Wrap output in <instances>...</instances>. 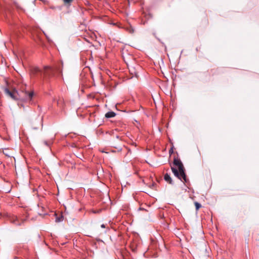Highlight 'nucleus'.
Masks as SVG:
<instances>
[{"label":"nucleus","instance_id":"obj_14","mask_svg":"<svg viewBox=\"0 0 259 259\" xmlns=\"http://www.w3.org/2000/svg\"><path fill=\"white\" fill-rule=\"evenodd\" d=\"M174 151H173V147H171L170 150H169V154H171L172 153H173Z\"/></svg>","mask_w":259,"mask_h":259},{"label":"nucleus","instance_id":"obj_11","mask_svg":"<svg viewBox=\"0 0 259 259\" xmlns=\"http://www.w3.org/2000/svg\"><path fill=\"white\" fill-rule=\"evenodd\" d=\"M63 221V217L62 216L60 217H57L56 218V222H60L61 221Z\"/></svg>","mask_w":259,"mask_h":259},{"label":"nucleus","instance_id":"obj_16","mask_svg":"<svg viewBox=\"0 0 259 259\" xmlns=\"http://www.w3.org/2000/svg\"><path fill=\"white\" fill-rule=\"evenodd\" d=\"M116 139L118 141H120V139H119V137L118 136H116Z\"/></svg>","mask_w":259,"mask_h":259},{"label":"nucleus","instance_id":"obj_4","mask_svg":"<svg viewBox=\"0 0 259 259\" xmlns=\"http://www.w3.org/2000/svg\"><path fill=\"white\" fill-rule=\"evenodd\" d=\"M42 70L40 69L37 67H33L31 69V73L32 74L34 75H36L37 74L40 73V75L42 74Z\"/></svg>","mask_w":259,"mask_h":259},{"label":"nucleus","instance_id":"obj_5","mask_svg":"<svg viewBox=\"0 0 259 259\" xmlns=\"http://www.w3.org/2000/svg\"><path fill=\"white\" fill-rule=\"evenodd\" d=\"M24 220L21 219V222H20L19 220L18 219V218L17 217H14L12 219H11V222L13 224H14L17 226L21 225V223L24 222Z\"/></svg>","mask_w":259,"mask_h":259},{"label":"nucleus","instance_id":"obj_15","mask_svg":"<svg viewBox=\"0 0 259 259\" xmlns=\"http://www.w3.org/2000/svg\"><path fill=\"white\" fill-rule=\"evenodd\" d=\"M101 227L102 228H105V225L104 224H102L101 225Z\"/></svg>","mask_w":259,"mask_h":259},{"label":"nucleus","instance_id":"obj_17","mask_svg":"<svg viewBox=\"0 0 259 259\" xmlns=\"http://www.w3.org/2000/svg\"><path fill=\"white\" fill-rule=\"evenodd\" d=\"M131 33H133L134 32V30L132 29V30L131 31Z\"/></svg>","mask_w":259,"mask_h":259},{"label":"nucleus","instance_id":"obj_7","mask_svg":"<svg viewBox=\"0 0 259 259\" xmlns=\"http://www.w3.org/2000/svg\"><path fill=\"white\" fill-rule=\"evenodd\" d=\"M22 92H24L26 95L28 97V99L30 100H31L34 95V93L33 91H31L30 92H28L24 89H23L22 88Z\"/></svg>","mask_w":259,"mask_h":259},{"label":"nucleus","instance_id":"obj_3","mask_svg":"<svg viewBox=\"0 0 259 259\" xmlns=\"http://www.w3.org/2000/svg\"><path fill=\"white\" fill-rule=\"evenodd\" d=\"M42 74H44L45 77H50L53 75V70L52 68L49 66H45L43 70Z\"/></svg>","mask_w":259,"mask_h":259},{"label":"nucleus","instance_id":"obj_12","mask_svg":"<svg viewBox=\"0 0 259 259\" xmlns=\"http://www.w3.org/2000/svg\"><path fill=\"white\" fill-rule=\"evenodd\" d=\"M63 2H64V3L65 4V5H67V4H70V3L73 1V0H63Z\"/></svg>","mask_w":259,"mask_h":259},{"label":"nucleus","instance_id":"obj_9","mask_svg":"<svg viewBox=\"0 0 259 259\" xmlns=\"http://www.w3.org/2000/svg\"><path fill=\"white\" fill-rule=\"evenodd\" d=\"M3 153L8 157H11V155L10 154L9 149H5L3 150Z\"/></svg>","mask_w":259,"mask_h":259},{"label":"nucleus","instance_id":"obj_8","mask_svg":"<svg viewBox=\"0 0 259 259\" xmlns=\"http://www.w3.org/2000/svg\"><path fill=\"white\" fill-rule=\"evenodd\" d=\"M116 115V113L113 111H109L107 112L105 114V117L106 118H112L114 117Z\"/></svg>","mask_w":259,"mask_h":259},{"label":"nucleus","instance_id":"obj_2","mask_svg":"<svg viewBox=\"0 0 259 259\" xmlns=\"http://www.w3.org/2000/svg\"><path fill=\"white\" fill-rule=\"evenodd\" d=\"M5 93L14 100H18L20 96L17 90L14 89L12 91H10L8 88L4 89Z\"/></svg>","mask_w":259,"mask_h":259},{"label":"nucleus","instance_id":"obj_18","mask_svg":"<svg viewBox=\"0 0 259 259\" xmlns=\"http://www.w3.org/2000/svg\"><path fill=\"white\" fill-rule=\"evenodd\" d=\"M57 104H58V105L59 104V101H58Z\"/></svg>","mask_w":259,"mask_h":259},{"label":"nucleus","instance_id":"obj_10","mask_svg":"<svg viewBox=\"0 0 259 259\" xmlns=\"http://www.w3.org/2000/svg\"><path fill=\"white\" fill-rule=\"evenodd\" d=\"M194 204L196 207V209L197 210H198L201 207V205L198 202H195Z\"/></svg>","mask_w":259,"mask_h":259},{"label":"nucleus","instance_id":"obj_13","mask_svg":"<svg viewBox=\"0 0 259 259\" xmlns=\"http://www.w3.org/2000/svg\"><path fill=\"white\" fill-rule=\"evenodd\" d=\"M114 147H115L116 149H117L118 150H121V148L120 146H118L117 145H113Z\"/></svg>","mask_w":259,"mask_h":259},{"label":"nucleus","instance_id":"obj_1","mask_svg":"<svg viewBox=\"0 0 259 259\" xmlns=\"http://www.w3.org/2000/svg\"><path fill=\"white\" fill-rule=\"evenodd\" d=\"M174 164L177 166L179 170L174 167H171V169L175 176L177 177L183 183H187L188 180L186 174L185 172V168L181 161L177 158H175L174 160Z\"/></svg>","mask_w":259,"mask_h":259},{"label":"nucleus","instance_id":"obj_6","mask_svg":"<svg viewBox=\"0 0 259 259\" xmlns=\"http://www.w3.org/2000/svg\"><path fill=\"white\" fill-rule=\"evenodd\" d=\"M164 179L167 183L172 185L174 184L171 178L170 177V175L167 173L164 175Z\"/></svg>","mask_w":259,"mask_h":259}]
</instances>
